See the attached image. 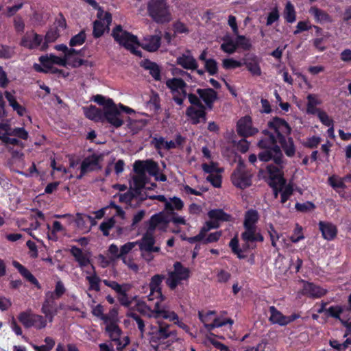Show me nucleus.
Masks as SVG:
<instances>
[{"label": "nucleus", "instance_id": "11", "mask_svg": "<svg viewBox=\"0 0 351 351\" xmlns=\"http://www.w3.org/2000/svg\"><path fill=\"white\" fill-rule=\"evenodd\" d=\"M172 20L169 6L165 0H155V23L165 24Z\"/></svg>", "mask_w": 351, "mask_h": 351}, {"label": "nucleus", "instance_id": "13", "mask_svg": "<svg viewBox=\"0 0 351 351\" xmlns=\"http://www.w3.org/2000/svg\"><path fill=\"white\" fill-rule=\"evenodd\" d=\"M186 114L192 124H198L206 121V112L204 106L201 107L189 106L186 111Z\"/></svg>", "mask_w": 351, "mask_h": 351}, {"label": "nucleus", "instance_id": "56", "mask_svg": "<svg viewBox=\"0 0 351 351\" xmlns=\"http://www.w3.org/2000/svg\"><path fill=\"white\" fill-rule=\"evenodd\" d=\"M222 64L226 69H233L243 65L240 61L236 60L233 58L224 59L222 62Z\"/></svg>", "mask_w": 351, "mask_h": 351}, {"label": "nucleus", "instance_id": "64", "mask_svg": "<svg viewBox=\"0 0 351 351\" xmlns=\"http://www.w3.org/2000/svg\"><path fill=\"white\" fill-rule=\"evenodd\" d=\"M317 117L320 121L326 126H330L333 124V121L329 117L327 113L321 110H317Z\"/></svg>", "mask_w": 351, "mask_h": 351}, {"label": "nucleus", "instance_id": "10", "mask_svg": "<svg viewBox=\"0 0 351 351\" xmlns=\"http://www.w3.org/2000/svg\"><path fill=\"white\" fill-rule=\"evenodd\" d=\"M252 175L248 173L243 162H239L238 168L232 174L233 184L240 189H245L251 184Z\"/></svg>", "mask_w": 351, "mask_h": 351}, {"label": "nucleus", "instance_id": "36", "mask_svg": "<svg viewBox=\"0 0 351 351\" xmlns=\"http://www.w3.org/2000/svg\"><path fill=\"white\" fill-rule=\"evenodd\" d=\"M259 215L256 210L251 209L247 210L245 214L244 226L256 227Z\"/></svg>", "mask_w": 351, "mask_h": 351}, {"label": "nucleus", "instance_id": "25", "mask_svg": "<svg viewBox=\"0 0 351 351\" xmlns=\"http://www.w3.org/2000/svg\"><path fill=\"white\" fill-rule=\"evenodd\" d=\"M70 252L74 257L75 261L78 263L80 267L83 268L90 263L89 257L83 252L81 248L77 246H73L70 250Z\"/></svg>", "mask_w": 351, "mask_h": 351}, {"label": "nucleus", "instance_id": "49", "mask_svg": "<svg viewBox=\"0 0 351 351\" xmlns=\"http://www.w3.org/2000/svg\"><path fill=\"white\" fill-rule=\"evenodd\" d=\"M46 326L47 320L43 316L37 314H33L32 327H35L37 329H42L45 328Z\"/></svg>", "mask_w": 351, "mask_h": 351}, {"label": "nucleus", "instance_id": "9", "mask_svg": "<svg viewBox=\"0 0 351 351\" xmlns=\"http://www.w3.org/2000/svg\"><path fill=\"white\" fill-rule=\"evenodd\" d=\"M102 159V154H93L86 157L81 163L80 173L77 176V179H82L87 172L101 169V166L99 162Z\"/></svg>", "mask_w": 351, "mask_h": 351}, {"label": "nucleus", "instance_id": "4", "mask_svg": "<svg viewBox=\"0 0 351 351\" xmlns=\"http://www.w3.org/2000/svg\"><path fill=\"white\" fill-rule=\"evenodd\" d=\"M112 36L114 41L132 54L142 57V52L137 48L140 47L138 37L126 30H124L121 25H116L112 31Z\"/></svg>", "mask_w": 351, "mask_h": 351}, {"label": "nucleus", "instance_id": "20", "mask_svg": "<svg viewBox=\"0 0 351 351\" xmlns=\"http://www.w3.org/2000/svg\"><path fill=\"white\" fill-rule=\"evenodd\" d=\"M269 312L270 316L269 319L273 324L285 326L293 320V319L290 317L283 315L282 313L274 306L269 307Z\"/></svg>", "mask_w": 351, "mask_h": 351}, {"label": "nucleus", "instance_id": "26", "mask_svg": "<svg viewBox=\"0 0 351 351\" xmlns=\"http://www.w3.org/2000/svg\"><path fill=\"white\" fill-rule=\"evenodd\" d=\"M245 231L241 234L242 239L245 242L263 241V237L257 232L256 227L244 226Z\"/></svg>", "mask_w": 351, "mask_h": 351}, {"label": "nucleus", "instance_id": "53", "mask_svg": "<svg viewBox=\"0 0 351 351\" xmlns=\"http://www.w3.org/2000/svg\"><path fill=\"white\" fill-rule=\"evenodd\" d=\"M33 314H29L27 312H22L19 315V320L25 327H32V320Z\"/></svg>", "mask_w": 351, "mask_h": 351}, {"label": "nucleus", "instance_id": "58", "mask_svg": "<svg viewBox=\"0 0 351 351\" xmlns=\"http://www.w3.org/2000/svg\"><path fill=\"white\" fill-rule=\"evenodd\" d=\"M24 3L23 0H18L15 5L8 6L6 8V15L8 17L14 16L19 10L23 7Z\"/></svg>", "mask_w": 351, "mask_h": 351}, {"label": "nucleus", "instance_id": "45", "mask_svg": "<svg viewBox=\"0 0 351 351\" xmlns=\"http://www.w3.org/2000/svg\"><path fill=\"white\" fill-rule=\"evenodd\" d=\"M86 280L89 283V290H94L97 292L100 291L99 282L101 280L95 272L92 276H86Z\"/></svg>", "mask_w": 351, "mask_h": 351}, {"label": "nucleus", "instance_id": "61", "mask_svg": "<svg viewBox=\"0 0 351 351\" xmlns=\"http://www.w3.org/2000/svg\"><path fill=\"white\" fill-rule=\"evenodd\" d=\"M205 68L210 75H215L218 70L217 63L213 59H208L206 60Z\"/></svg>", "mask_w": 351, "mask_h": 351}, {"label": "nucleus", "instance_id": "14", "mask_svg": "<svg viewBox=\"0 0 351 351\" xmlns=\"http://www.w3.org/2000/svg\"><path fill=\"white\" fill-rule=\"evenodd\" d=\"M237 131L240 136L243 137L250 136L258 132V130L252 126L251 118L247 116L239 120Z\"/></svg>", "mask_w": 351, "mask_h": 351}, {"label": "nucleus", "instance_id": "22", "mask_svg": "<svg viewBox=\"0 0 351 351\" xmlns=\"http://www.w3.org/2000/svg\"><path fill=\"white\" fill-rule=\"evenodd\" d=\"M183 141L184 138L180 135H178L175 140L171 141H166L163 138H155V145L159 149H171L179 147Z\"/></svg>", "mask_w": 351, "mask_h": 351}, {"label": "nucleus", "instance_id": "39", "mask_svg": "<svg viewBox=\"0 0 351 351\" xmlns=\"http://www.w3.org/2000/svg\"><path fill=\"white\" fill-rule=\"evenodd\" d=\"M59 36V33L57 30L50 29L49 30L45 36V41L41 45L40 49L45 51L48 48V44L49 43L54 42Z\"/></svg>", "mask_w": 351, "mask_h": 351}, {"label": "nucleus", "instance_id": "28", "mask_svg": "<svg viewBox=\"0 0 351 351\" xmlns=\"http://www.w3.org/2000/svg\"><path fill=\"white\" fill-rule=\"evenodd\" d=\"M51 60V54L50 55V56H48L47 55L41 56L39 58V62H40L42 66L35 63L34 64V70L38 73H48L53 68Z\"/></svg>", "mask_w": 351, "mask_h": 351}, {"label": "nucleus", "instance_id": "7", "mask_svg": "<svg viewBox=\"0 0 351 351\" xmlns=\"http://www.w3.org/2000/svg\"><path fill=\"white\" fill-rule=\"evenodd\" d=\"M173 267L174 270L169 274L166 281L167 285L172 289L189 277V269L183 267L180 262L175 263Z\"/></svg>", "mask_w": 351, "mask_h": 351}, {"label": "nucleus", "instance_id": "32", "mask_svg": "<svg viewBox=\"0 0 351 351\" xmlns=\"http://www.w3.org/2000/svg\"><path fill=\"white\" fill-rule=\"evenodd\" d=\"M309 12L317 23H324L332 21L331 17L326 12L316 7L311 8Z\"/></svg>", "mask_w": 351, "mask_h": 351}, {"label": "nucleus", "instance_id": "46", "mask_svg": "<svg viewBox=\"0 0 351 351\" xmlns=\"http://www.w3.org/2000/svg\"><path fill=\"white\" fill-rule=\"evenodd\" d=\"M169 201L171 202L172 208L165 209V212L168 215L174 213V212H173L174 210H182L184 206V202L179 197H173V198H171Z\"/></svg>", "mask_w": 351, "mask_h": 351}, {"label": "nucleus", "instance_id": "21", "mask_svg": "<svg viewBox=\"0 0 351 351\" xmlns=\"http://www.w3.org/2000/svg\"><path fill=\"white\" fill-rule=\"evenodd\" d=\"M176 63L187 70H195L198 66L196 60L191 54L190 51H187L186 53L182 54L178 57L176 58Z\"/></svg>", "mask_w": 351, "mask_h": 351}, {"label": "nucleus", "instance_id": "3", "mask_svg": "<svg viewBox=\"0 0 351 351\" xmlns=\"http://www.w3.org/2000/svg\"><path fill=\"white\" fill-rule=\"evenodd\" d=\"M133 171L134 175L132 176V186H135V190L138 192L140 189H148L152 188L146 187L149 184V179L147 173L150 176H154V160L148 159L146 160H137L133 165Z\"/></svg>", "mask_w": 351, "mask_h": 351}, {"label": "nucleus", "instance_id": "37", "mask_svg": "<svg viewBox=\"0 0 351 351\" xmlns=\"http://www.w3.org/2000/svg\"><path fill=\"white\" fill-rule=\"evenodd\" d=\"M208 216L210 219L216 220L218 222L219 221H228L231 218L229 215L221 209L211 210L208 213Z\"/></svg>", "mask_w": 351, "mask_h": 351}, {"label": "nucleus", "instance_id": "23", "mask_svg": "<svg viewBox=\"0 0 351 351\" xmlns=\"http://www.w3.org/2000/svg\"><path fill=\"white\" fill-rule=\"evenodd\" d=\"M12 265L28 282L34 285L37 289H40L41 288L38 280L25 267L16 261H13Z\"/></svg>", "mask_w": 351, "mask_h": 351}, {"label": "nucleus", "instance_id": "5", "mask_svg": "<svg viewBox=\"0 0 351 351\" xmlns=\"http://www.w3.org/2000/svg\"><path fill=\"white\" fill-rule=\"evenodd\" d=\"M136 242L145 258H147L146 254L149 255L154 252V215H152L148 221V228L146 233L141 240Z\"/></svg>", "mask_w": 351, "mask_h": 351}, {"label": "nucleus", "instance_id": "57", "mask_svg": "<svg viewBox=\"0 0 351 351\" xmlns=\"http://www.w3.org/2000/svg\"><path fill=\"white\" fill-rule=\"evenodd\" d=\"M322 138L317 136H313L306 139L304 146L308 148H315L321 143Z\"/></svg>", "mask_w": 351, "mask_h": 351}, {"label": "nucleus", "instance_id": "24", "mask_svg": "<svg viewBox=\"0 0 351 351\" xmlns=\"http://www.w3.org/2000/svg\"><path fill=\"white\" fill-rule=\"evenodd\" d=\"M260 62L261 60L257 56H252L245 61L244 64L253 76H261L262 71Z\"/></svg>", "mask_w": 351, "mask_h": 351}, {"label": "nucleus", "instance_id": "15", "mask_svg": "<svg viewBox=\"0 0 351 351\" xmlns=\"http://www.w3.org/2000/svg\"><path fill=\"white\" fill-rule=\"evenodd\" d=\"M43 40V38L41 35L32 32L30 34L27 33L23 36L20 45L29 49H34L41 45Z\"/></svg>", "mask_w": 351, "mask_h": 351}, {"label": "nucleus", "instance_id": "59", "mask_svg": "<svg viewBox=\"0 0 351 351\" xmlns=\"http://www.w3.org/2000/svg\"><path fill=\"white\" fill-rule=\"evenodd\" d=\"M127 291L128 290L125 288L120 293H118L119 295L118 300L122 306L129 307L132 303V300H130L128 297Z\"/></svg>", "mask_w": 351, "mask_h": 351}, {"label": "nucleus", "instance_id": "19", "mask_svg": "<svg viewBox=\"0 0 351 351\" xmlns=\"http://www.w3.org/2000/svg\"><path fill=\"white\" fill-rule=\"evenodd\" d=\"M319 228L322 237L327 241L333 240L337 234V228L335 225L330 222L319 221Z\"/></svg>", "mask_w": 351, "mask_h": 351}, {"label": "nucleus", "instance_id": "54", "mask_svg": "<svg viewBox=\"0 0 351 351\" xmlns=\"http://www.w3.org/2000/svg\"><path fill=\"white\" fill-rule=\"evenodd\" d=\"M235 43L237 45V47H241L244 50L250 49L252 46L250 39L241 35L237 37Z\"/></svg>", "mask_w": 351, "mask_h": 351}, {"label": "nucleus", "instance_id": "41", "mask_svg": "<svg viewBox=\"0 0 351 351\" xmlns=\"http://www.w3.org/2000/svg\"><path fill=\"white\" fill-rule=\"evenodd\" d=\"M86 35L84 30H81L77 34L71 37L69 40V45L72 47L82 45L84 43Z\"/></svg>", "mask_w": 351, "mask_h": 351}, {"label": "nucleus", "instance_id": "6", "mask_svg": "<svg viewBox=\"0 0 351 351\" xmlns=\"http://www.w3.org/2000/svg\"><path fill=\"white\" fill-rule=\"evenodd\" d=\"M166 85L171 90L174 101L178 105L182 106L186 97V92L185 90L186 84L184 81L180 78L173 77L167 80Z\"/></svg>", "mask_w": 351, "mask_h": 351}, {"label": "nucleus", "instance_id": "2", "mask_svg": "<svg viewBox=\"0 0 351 351\" xmlns=\"http://www.w3.org/2000/svg\"><path fill=\"white\" fill-rule=\"evenodd\" d=\"M164 277L160 275H155V319L158 326V328L155 332V339H166L170 337L171 332L169 330V324L159 320V319H167L170 322H174L179 327L187 330L188 326L178 320V315L170 309L169 305L166 302V298L162 294L159 284L162 282Z\"/></svg>", "mask_w": 351, "mask_h": 351}, {"label": "nucleus", "instance_id": "34", "mask_svg": "<svg viewBox=\"0 0 351 351\" xmlns=\"http://www.w3.org/2000/svg\"><path fill=\"white\" fill-rule=\"evenodd\" d=\"M106 330L112 341H119L121 335V330L114 322L106 323Z\"/></svg>", "mask_w": 351, "mask_h": 351}, {"label": "nucleus", "instance_id": "52", "mask_svg": "<svg viewBox=\"0 0 351 351\" xmlns=\"http://www.w3.org/2000/svg\"><path fill=\"white\" fill-rule=\"evenodd\" d=\"M169 222H172L174 224H177V225H179V224L185 225V224H186V221L184 219V217H182V216H180V215H177L176 213H173V214L169 215V216H167L166 217L165 223H169Z\"/></svg>", "mask_w": 351, "mask_h": 351}, {"label": "nucleus", "instance_id": "38", "mask_svg": "<svg viewBox=\"0 0 351 351\" xmlns=\"http://www.w3.org/2000/svg\"><path fill=\"white\" fill-rule=\"evenodd\" d=\"M66 292V288L61 280H58L55 286L53 291L46 292V295H49L50 298H54L55 299L60 298Z\"/></svg>", "mask_w": 351, "mask_h": 351}, {"label": "nucleus", "instance_id": "51", "mask_svg": "<svg viewBox=\"0 0 351 351\" xmlns=\"http://www.w3.org/2000/svg\"><path fill=\"white\" fill-rule=\"evenodd\" d=\"M233 323H234V322L231 319L221 320L219 318H215L212 324H206V328L208 331H210V330H213L215 328L221 327L227 324L232 325V324H233Z\"/></svg>", "mask_w": 351, "mask_h": 351}, {"label": "nucleus", "instance_id": "27", "mask_svg": "<svg viewBox=\"0 0 351 351\" xmlns=\"http://www.w3.org/2000/svg\"><path fill=\"white\" fill-rule=\"evenodd\" d=\"M84 114L86 118L90 120L104 121L105 111H102L95 106L90 105L89 107L84 108Z\"/></svg>", "mask_w": 351, "mask_h": 351}, {"label": "nucleus", "instance_id": "8", "mask_svg": "<svg viewBox=\"0 0 351 351\" xmlns=\"http://www.w3.org/2000/svg\"><path fill=\"white\" fill-rule=\"evenodd\" d=\"M268 125L269 128L272 129L275 132L276 137L270 132L265 131L264 136L262 138H265V134L267 132L272 134L276 141L280 140L281 138L289 137V136L291 134V128L285 120L277 117L274 118L268 123Z\"/></svg>", "mask_w": 351, "mask_h": 351}, {"label": "nucleus", "instance_id": "50", "mask_svg": "<svg viewBox=\"0 0 351 351\" xmlns=\"http://www.w3.org/2000/svg\"><path fill=\"white\" fill-rule=\"evenodd\" d=\"M97 16L98 18L97 21H100L106 25L107 28H108L109 25L112 22V14L108 12H104V10L99 9Z\"/></svg>", "mask_w": 351, "mask_h": 351}, {"label": "nucleus", "instance_id": "17", "mask_svg": "<svg viewBox=\"0 0 351 351\" xmlns=\"http://www.w3.org/2000/svg\"><path fill=\"white\" fill-rule=\"evenodd\" d=\"M302 293L310 298H319L324 296L327 290L311 282H304Z\"/></svg>", "mask_w": 351, "mask_h": 351}, {"label": "nucleus", "instance_id": "30", "mask_svg": "<svg viewBox=\"0 0 351 351\" xmlns=\"http://www.w3.org/2000/svg\"><path fill=\"white\" fill-rule=\"evenodd\" d=\"M143 189H140L138 192L135 190V186L133 187L123 194H119V202L121 203H131V202L136 197H141L143 199L142 195V191Z\"/></svg>", "mask_w": 351, "mask_h": 351}, {"label": "nucleus", "instance_id": "33", "mask_svg": "<svg viewBox=\"0 0 351 351\" xmlns=\"http://www.w3.org/2000/svg\"><path fill=\"white\" fill-rule=\"evenodd\" d=\"M222 40L223 43L221 45L220 48L223 51L228 54H232L236 51L237 45L229 35L223 36Z\"/></svg>", "mask_w": 351, "mask_h": 351}, {"label": "nucleus", "instance_id": "42", "mask_svg": "<svg viewBox=\"0 0 351 351\" xmlns=\"http://www.w3.org/2000/svg\"><path fill=\"white\" fill-rule=\"evenodd\" d=\"M284 17L288 23H293L295 21V12L293 5L288 1L286 4Z\"/></svg>", "mask_w": 351, "mask_h": 351}, {"label": "nucleus", "instance_id": "29", "mask_svg": "<svg viewBox=\"0 0 351 351\" xmlns=\"http://www.w3.org/2000/svg\"><path fill=\"white\" fill-rule=\"evenodd\" d=\"M5 97L9 102V105L16 112L18 115L20 117L24 116L26 108L17 102L15 97L9 91L5 92Z\"/></svg>", "mask_w": 351, "mask_h": 351}, {"label": "nucleus", "instance_id": "40", "mask_svg": "<svg viewBox=\"0 0 351 351\" xmlns=\"http://www.w3.org/2000/svg\"><path fill=\"white\" fill-rule=\"evenodd\" d=\"M93 101L96 102L99 106H104V111H106V109L108 108H111L115 105L113 100L112 99H106L104 96L101 95H96L93 97Z\"/></svg>", "mask_w": 351, "mask_h": 351}, {"label": "nucleus", "instance_id": "43", "mask_svg": "<svg viewBox=\"0 0 351 351\" xmlns=\"http://www.w3.org/2000/svg\"><path fill=\"white\" fill-rule=\"evenodd\" d=\"M268 234L270 237L271 245L275 247L277 250V241L281 238L282 234H279L274 228L273 224L269 223L267 229Z\"/></svg>", "mask_w": 351, "mask_h": 351}, {"label": "nucleus", "instance_id": "16", "mask_svg": "<svg viewBox=\"0 0 351 351\" xmlns=\"http://www.w3.org/2000/svg\"><path fill=\"white\" fill-rule=\"evenodd\" d=\"M104 120H106L115 128H120L123 124V121L120 118V112L116 105L106 109Z\"/></svg>", "mask_w": 351, "mask_h": 351}, {"label": "nucleus", "instance_id": "62", "mask_svg": "<svg viewBox=\"0 0 351 351\" xmlns=\"http://www.w3.org/2000/svg\"><path fill=\"white\" fill-rule=\"evenodd\" d=\"M219 223L217 221L214 219H210V221H206L204 225L201 228V231L202 233L206 235V232L212 229H215L219 228Z\"/></svg>", "mask_w": 351, "mask_h": 351}, {"label": "nucleus", "instance_id": "18", "mask_svg": "<svg viewBox=\"0 0 351 351\" xmlns=\"http://www.w3.org/2000/svg\"><path fill=\"white\" fill-rule=\"evenodd\" d=\"M196 92L207 108L212 109L213 103L217 99V93L212 88H198Z\"/></svg>", "mask_w": 351, "mask_h": 351}, {"label": "nucleus", "instance_id": "47", "mask_svg": "<svg viewBox=\"0 0 351 351\" xmlns=\"http://www.w3.org/2000/svg\"><path fill=\"white\" fill-rule=\"evenodd\" d=\"M105 32V25L100 21L93 22V36L95 38H99L103 36Z\"/></svg>", "mask_w": 351, "mask_h": 351}, {"label": "nucleus", "instance_id": "1", "mask_svg": "<svg viewBox=\"0 0 351 351\" xmlns=\"http://www.w3.org/2000/svg\"><path fill=\"white\" fill-rule=\"evenodd\" d=\"M258 147L263 151L258 154V158L261 161L268 162L273 160L276 165H268L267 172L271 180L270 184L276 187H281L285 184V180L283 178L281 171L282 163V153L280 147L276 145L274 136L266 133L265 136L258 141Z\"/></svg>", "mask_w": 351, "mask_h": 351}, {"label": "nucleus", "instance_id": "12", "mask_svg": "<svg viewBox=\"0 0 351 351\" xmlns=\"http://www.w3.org/2000/svg\"><path fill=\"white\" fill-rule=\"evenodd\" d=\"M202 169L205 173H208L206 180L212 184L215 187H220L221 184V173L222 169L213 162L209 163H203Z\"/></svg>", "mask_w": 351, "mask_h": 351}, {"label": "nucleus", "instance_id": "48", "mask_svg": "<svg viewBox=\"0 0 351 351\" xmlns=\"http://www.w3.org/2000/svg\"><path fill=\"white\" fill-rule=\"evenodd\" d=\"M114 224L115 220L111 217L107 221H103L99 226V229L104 236L108 237L110 234V230L114 226Z\"/></svg>", "mask_w": 351, "mask_h": 351}, {"label": "nucleus", "instance_id": "55", "mask_svg": "<svg viewBox=\"0 0 351 351\" xmlns=\"http://www.w3.org/2000/svg\"><path fill=\"white\" fill-rule=\"evenodd\" d=\"M328 182L330 185L335 189H343L345 187V184L343 179L337 176H332L329 177Z\"/></svg>", "mask_w": 351, "mask_h": 351}, {"label": "nucleus", "instance_id": "60", "mask_svg": "<svg viewBox=\"0 0 351 351\" xmlns=\"http://www.w3.org/2000/svg\"><path fill=\"white\" fill-rule=\"evenodd\" d=\"M9 134L15 136L23 140H27L29 137V134L24 128H15Z\"/></svg>", "mask_w": 351, "mask_h": 351}, {"label": "nucleus", "instance_id": "35", "mask_svg": "<svg viewBox=\"0 0 351 351\" xmlns=\"http://www.w3.org/2000/svg\"><path fill=\"white\" fill-rule=\"evenodd\" d=\"M56 299L54 298H50L49 295H45V299L43 303L41 312L43 313L57 311L58 312V308L57 307V304L56 302Z\"/></svg>", "mask_w": 351, "mask_h": 351}, {"label": "nucleus", "instance_id": "31", "mask_svg": "<svg viewBox=\"0 0 351 351\" xmlns=\"http://www.w3.org/2000/svg\"><path fill=\"white\" fill-rule=\"evenodd\" d=\"M277 142L280 144L287 156L292 157L295 155V148L292 138H281L280 140H278Z\"/></svg>", "mask_w": 351, "mask_h": 351}, {"label": "nucleus", "instance_id": "44", "mask_svg": "<svg viewBox=\"0 0 351 351\" xmlns=\"http://www.w3.org/2000/svg\"><path fill=\"white\" fill-rule=\"evenodd\" d=\"M136 245L137 243L136 241L128 242L121 247L119 255L121 256V260L124 263H127L126 255L130 252Z\"/></svg>", "mask_w": 351, "mask_h": 351}, {"label": "nucleus", "instance_id": "63", "mask_svg": "<svg viewBox=\"0 0 351 351\" xmlns=\"http://www.w3.org/2000/svg\"><path fill=\"white\" fill-rule=\"evenodd\" d=\"M104 308L101 304H97L95 306L92 311V313L98 317H100L104 322H107V320L109 319L108 316L107 315L104 314Z\"/></svg>", "mask_w": 351, "mask_h": 351}]
</instances>
